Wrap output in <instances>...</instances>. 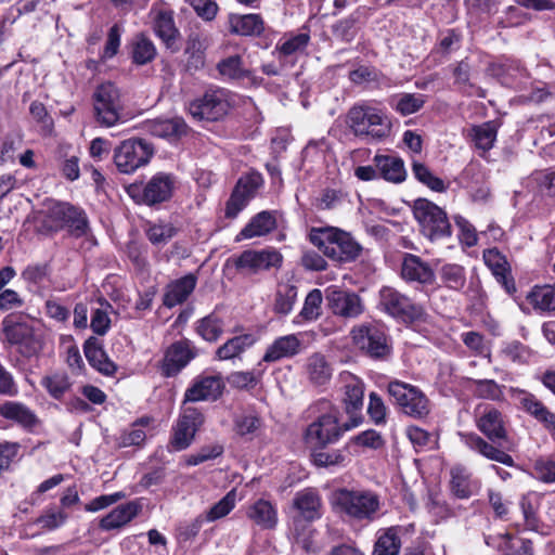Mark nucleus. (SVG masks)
<instances>
[{"label":"nucleus","instance_id":"a878e982","mask_svg":"<svg viewBox=\"0 0 555 555\" xmlns=\"http://www.w3.org/2000/svg\"><path fill=\"white\" fill-rule=\"evenodd\" d=\"M246 517L262 530H273L279 522L276 506L264 499H258L249 504L246 509Z\"/></svg>","mask_w":555,"mask_h":555},{"label":"nucleus","instance_id":"412c9836","mask_svg":"<svg viewBox=\"0 0 555 555\" xmlns=\"http://www.w3.org/2000/svg\"><path fill=\"white\" fill-rule=\"evenodd\" d=\"M326 300L332 312L343 318H357L364 309L361 298L356 293L338 287L326 289Z\"/></svg>","mask_w":555,"mask_h":555},{"label":"nucleus","instance_id":"2f4dec72","mask_svg":"<svg viewBox=\"0 0 555 555\" xmlns=\"http://www.w3.org/2000/svg\"><path fill=\"white\" fill-rule=\"evenodd\" d=\"M293 507L307 521L321 517V498L313 489H305L297 492L293 499Z\"/></svg>","mask_w":555,"mask_h":555},{"label":"nucleus","instance_id":"052dcab7","mask_svg":"<svg viewBox=\"0 0 555 555\" xmlns=\"http://www.w3.org/2000/svg\"><path fill=\"white\" fill-rule=\"evenodd\" d=\"M68 519V514L54 507L47 508L37 519L36 524L44 530L52 531L62 527Z\"/></svg>","mask_w":555,"mask_h":555},{"label":"nucleus","instance_id":"f704fd0d","mask_svg":"<svg viewBox=\"0 0 555 555\" xmlns=\"http://www.w3.org/2000/svg\"><path fill=\"white\" fill-rule=\"evenodd\" d=\"M83 351L89 364L103 375L112 376L116 372V364L107 357L95 338H89L85 343Z\"/></svg>","mask_w":555,"mask_h":555},{"label":"nucleus","instance_id":"a19ab883","mask_svg":"<svg viewBox=\"0 0 555 555\" xmlns=\"http://www.w3.org/2000/svg\"><path fill=\"white\" fill-rule=\"evenodd\" d=\"M236 490H230L220 501L214 504L205 514L195 520V529L198 530L204 521L212 522L229 515L236 504Z\"/></svg>","mask_w":555,"mask_h":555},{"label":"nucleus","instance_id":"13d9d810","mask_svg":"<svg viewBox=\"0 0 555 555\" xmlns=\"http://www.w3.org/2000/svg\"><path fill=\"white\" fill-rule=\"evenodd\" d=\"M297 300V287L294 285H282L275 296L274 311L280 314H288Z\"/></svg>","mask_w":555,"mask_h":555},{"label":"nucleus","instance_id":"ea45409f","mask_svg":"<svg viewBox=\"0 0 555 555\" xmlns=\"http://www.w3.org/2000/svg\"><path fill=\"white\" fill-rule=\"evenodd\" d=\"M483 260L498 282L502 283L507 291H509V284L514 288L513 281L509 279V267L506 258L496 248L486 250Z\"/></svg>","mask_w":555,"mask_h":555},{"label":"nucleus","instance_id":"aec40b11","mask_svg":"<svg viewBox=\"0 0 555 555\" xmlns=\"http://www.w3.org/2000/svg\"><path fill=\"white\" fill-rule=\"evenodd\" d=\"M511 392L512 398L519 406L542 423L555 439V413L551 412L534 395L526 390L512 388Z\"/></svg>","mask_w":555,"mask_h":555},{"label":"nucleus","instance_id":"e2e57ef3","mask_svg":"<svg viewBox=\"0 0 555 555\" xmlns=\"http://www.w3.org/2000/svg\"><path fill=\"white\" fill-rule=\"evenodd\" d=\"M41 385L54 399H61L70 388V382L65 374L55 373L42 378Z\"/></svg>","mask_w":555,"mask_h":555},{"label":"nucleus","instance_id":"c03bdc74","mask_svg":"<svg viewBox=\"0 0 555 555\" xmlns=\"http://www.w3.org/2000/svg\"><path fill=\"white\" fill-rule=\"evenodd\" d=\"M305 370L309 380L315 385L327 383L332 376L331 365L325 357L319 352L307 358Z\"/></svg>","mask_w":555,"mask_h":555},{"label":"nucleus","instance_id":"774afa93","mask_svg":"<svg viewBox=\"0 0 555 555\" xmlns=\"http://www.w3.org/2000/svg\"><path fill=\"white\" fill-rule=\"evenodd\" d=\"M262 373L263 371L258 369L247 372H234L230 375L229 382L237 388L254 387L260 380Z\"/></svg>","mask_w":555,"mask_h":555},{"label":"nucleus","instance_id":"393cba45","mask_svg":"<svg viewBox=\"0 0 555 555\" xmlns=\"http://www.w3.org/2000/svg\"><path fill=\"white\" fill-rule=\"evenodd\" d=\"M142 511L139 501H129L113 508L100 519L99 527L103 531L120 529L132 521Z\"/></svg>","mask_w":555,"mask_h":555},{"label":"nucleus","instance_id":"423d86ee","mask_svg":"<svg viewBox=\"0 0 555 555\" xmlns=\"http://www.w3.org/2000/svg\"><path fill=\"white\" fill-rule=\"evenodd\" d=\"M238 96L224 88H211L203 96L192 101L190 114L199 120L217 121L225 117L237 104Z\"/></svg>","mask_w":555,"mask_h":555},{"label":"nucleus","instance_id":"9b49d317","mask_svg":"<svg viewBox=\"0 0 555 555\" xmlns=\"http://www.w3.org/2000/svg\"><path fill=\"white\" fill-rule=\"evenodd\" d=\"M388 393L404 414L415 418H423L429 414V400L417 387L392 380L388 384Z\"/></svg>","mask_w":555,"mask_h":555},{"label":"nucleus","instance_id":"6ab92c4d","mask_svg":"<svg viewBox=\"0 0 555 555\" xmlns=\"http://www.w3.org/2000/svg\"><path fill=\"white\" fill-rule=\"evenodd\" d=\"M363 398L364 384L358 377L349 375L344 384L343 396L345 412L349 415V423H346L345 429L354 428L362 423Z\"/></svg>","mask_w":555,"mask_h":555},{"label":"nucleus","instance_id":"864d4df0","mask_svg":"<svg viewBox=\"0 0 555 555\" xmlns=\"http://www.w3.org/2000/svg\"><path fill=\"white\" fill-rule=\"evenodd\" d=\"M453 77L454 83L459 87L460 90L469 94L477 95L480 98L485 96L483 91L475 87L469 80L470 77V66L466 61L459 62L453 68Z\"/></svg>","mask_w":555,"mask_h":555},{"label":"nucleus","instance_id":"7ed1b4c3","mask_svg":"<svg viewBox=\"0 0 555 555\" xmlns=\"http://www.w3.org/2000/svg\"><path fill=\"white\" fill-rule=\"evenodd\" d=\"M309 240L324 256L339 262L353 261L362 251L350 233L335 227L312 228Z\"/></svg>","mask_w":555,"mask_h":555},{"label":"nucleus","instance_id":"0e129e2a","mask_svg":"<svg viewBox=\"0 0 555 555\" xmlns=\"http://www.w3.org/2000/svg\"><path fill=\"white\" fill-rule=\"evenodd\" d=\"M501 352L506 359L517 363H527L531 358L530 349L518 340L505 343Z\"/></svg>","mask_w":555,"mask_h":555},{"label":"nucleus","instance_id":"72a5a7b5","mask_svg":"<svg viewBox=\"0 0 555 555\" xmlns=\"http://www.w3.org/2000/svg\"><path fill=\"white\" fill-rule=\"evenodd\" d=\"M451 491L459 499H468L479 489V481L473 479L468 469L462 465H455L450 470Z\"/></svg>","mask_w":555,"mask_h":555},{"label":"nucleus","instance_id":"4be33fe9","mask_svg":"<svg viewBox=\"0 0 555 555\" xmlns=\"http://www.w3.org/2000/svg\"><path fill=\"white\" fill-rule=\"evenodd\" d=\"M224 384L219 375H198L184 392V403L218 399Z\"/></svg>","mask_w":555,"mask_h":555},{"label":"nucleus","instance_id":"a18cd8bd","mask_svg":"<svg viewBox=\"0 0 555 555\" xmlns=\"http://www.w3.org/2000/svg\"><path fill=\"white\" fill-rule=\"evenodd\" d=\"M75 214V207L67 203L52 204L43 220V227L48 232H55L66 227L70 216Z\"/></svg>","mask_w":555,"mask_h":555},{"label":"nucleus","instance_id":"c85d7f7f","mask_svg":"<svg viewBox=\"0 0 555 555\" xmlns=\"http://www.w3.org/2000/svg\"><path fill=\"white\" fill-rule=\"evenodd\" d=\"M526 302L538 313L555 314V283L534 285L527 293Z\"/></svg>","mask_w":555,"mask_h":555},{"label":"nucleus","instance_id":"20e7f679","mask_svg":"<svg viewBox=\"0 0 555 555\" xmlns=\"http://www.w3.org/2000/svg\"><path fill=\"white\" fill-rule=\"evenodd\" d=\"M347 124L357 137L383 140L390 134L391 121L386 112L363 101L347 114Z\"/></svg>","mask_w":555,"mask_h":555},{"label":"nucleus","instance_id":"473e14b6","mask_svg":"<svg viewBox=\"0 0 555 555\" xmlns=\"http://www.w3.org/2000/svg\"><path fill=\"white\" fill-rule=\"evenodd\" d=\"M186 124L181 118L153 119L144 125L145 131L150 134L170 141L178 140L186 132Z\"/></svg>","mask_w":555,"mask_h":555},{"label":"nucleus","instance_id":"e433bc0d","mask_svg":"<svg viewBox=\"0 0 555 555\" xmlns=\"http://www.w3.org/2000/svg\"><path fill=\"white\" fill-rule=\"evenodd\" d=\"M496 135L498 124L495 121H486L480 125H475L467 130L468 139L481 153H486L493 147Z\"/></svg>","mask_w":555,"mask_h":555},{"label":"nucleus","instance_id":"bf43d9fd","mask_svg":"<svg viewBox=\"0 0 555 555\" xmlns=\"http://www.w3.org/2000/svg\"><path fill=\"white\" fill-rule=\"evenodd\" d=\"M145 233L153 245L160 246L167 244L176 235V228L171 223H151Z\"/></svg>","mask_w":555,"mask_h":555},{"label":"nucleus","instance_id":"9d476101","mask_svg":"<svg viewBox=\"0 0 555 555\" xmlns=\"http://www.w3.org/2000/svg\"><path fill=\"white\" fill-rule=\"evenodd\" d=\"M154 155V147L142 139H128L114 150V163L121 173H132L147 165Z\"/></svg>","mask_w":555,"mask_h":555},{"label":"nucleus","instance_id":"6e6552de","mask_svg":"<svg viewBox=\"0 0 555 555\" xmlns=\"http://www.w3.org/2000/svg\"><path fill=\"white\" fill-rule=\"evenodd\" d=\"M176 178L171 173L157 172L146 182H134L127 188L128 195L137 203L155 206L171 198Z\"/></svg>","mask_w":555,"mask_h":555},{"label":"nucleus","instance_id":"b1692460","mask_svg":"<svg viewBox=\"0 0 555 555\" xmlns=\"http://www.w3.org/2000/svg\"><path fill=\"white\" fill-rule=\"evenodd\" d=\"M304 341L299 334H288L275 338L266 349L262 362L273 363L293 358L301 352Z\"/></svg>","mask_w":555,"mask_h":555},{"label":"nucleus","instance_id":"f03ea898","mask_svg":"<svg viewBox=\"0 0 555 555\" xmlns=\"http://www.w3.org/2000/svg\"><path fill=\"white\" fill-rule=\"evenodd\" d=\"M334 511L357 521H372L380 509L379 496L370 490L338 489L331 496Z\"/></svg>","mask_w":555,"mask_h":555},{"label":"nucleus","instance_id":"39448f33","mask_svg":"<svg viewBox=\"0 0 555 555\" xmlns=\"http://www.w3.org/2000/svg\"><path fill=\"white\" fill-rule=\"evenodd\" d=\"M313 412H320L314 422L306 429L305 440L312 448L323 449L327 444L338 441L340 436L347 431L346 424L338 422V410L330 401L320 400L311 406Z\"/></svg>","mask_w":555,"mask_h":555},{"label":"nucleus","instance_id":"69168bd1","mask_svg":"<svg viewBox=\"0 0 555 555\" xmlns=\"http://www.w3.org/2000/svg\"><path fill=\"white\" fill-rule=\"evenodd\" d=\"M532 474L537 479L545 483L555 482V461L548 457L535 460Z\"/></svg>","mask_w":555,"mask_h":555},{"label":"nucleus","instance_id":"cd10ccee","mask_svg":"<svg viewBox=\"0 0 555 555\" xmlns=\"http://www.w3.org/2000/svg\"><path fill=\"white\" fill-rule=\"evenodd\" d=\"M197 283V278L189 273L177 279L166 286L163 302L166 307L172 308L183 304L193 293Z\"/></svg>","mask_w":555,"mask_h":555},{"label":"nucleus","instance_id":"dca6fc26","mask_svg":"<svg viewBox=\"0 0 555 555\" xmlns=\"http://www.w3.org/2000/svg\"><path fill=\"white\" fill-rule=\"evenodd\" d=\"M353 343L367 356L374 359H385L390 354L385 332L376 325H360L351 331Z\"/></svg>","mask_w":555,"mask_h":555},{"label":"nucleus","instance_id":"4468645a","mask_svg":"<svg viewBox=\"0 0 555 555\" xmlns=\"http://www.w3.org/2000/svg\"><path fill=\"white\" fill-rule=\"evenodd\" d=\"M154 34L163 41L168 49L177 50V42L180 39V31L175 23V12L164 1L153 3L150 9Z\"/></svg>","mask_w":555,"mask_h":555},{"label":"nucleus","instance_id":"f8f14e48","mask_svg":"<svg viewBox=\"0 0 555 555\" xmlns=\"http://www.w3.org/2000/svg\"><path fill=\"white\" fill-rule=\"evenodd\" d=\"M94 113L99 124L104 127L117 125L121 117L122 104L118 88L112 82L99 86L93 94Z\"/></svg>","mask_w":555,"mask_h":555},{"label":"nucleus","instance_id":"4d7b16f0","mask_svg":"<svg viewBox=\"0 0 555 555\" xmlns=\"http://www.w3.org/2000/svg\"><path fill=\"white\" fill-rule=\"evenodd\" d=\"M474 393L481 399L501 401L503 400L504 386L493 379H473Z\"/></svg>","mask_w":555,"mask_h":555},{"label":"nucleus","instance_id":"0eeeda50","mask_svg":"<svg viewBox=\"0 0 555 555\" xmlns=\"http://www.w3.org/2000/svg\"><path fill=\"white\" fill-rule=\"evenodd\" d=\"M3 333L11 345H15L25 357H34L43 348V333L35 320L15 321L8 317L3 320Z\"/></svg>","mask_w":555,"mask_h":555},{"label":"nucleus","instance_id":"79ce46f5","mask_svg":"<svg viewBox=\"0 0 555 555\" xmlns=\"http://www.w3.org/2000/svg\"><path fill=\"white\" fill-rule=\"evenodd\" d=\"M230 30L241 36L259 35L263 30V21L259 14H234L230 16Z\"/></svg>","mask_w":555,"mask_h":555},{"label":"nucleus","instance_id":"c9c22d12","mask_svg":"<svg viewBox=\"0 0 555 555\" xmlns=\"http://www.w3.org/2000/svg\"><path fill=\"white\" fill-rule=\"evenodd\" d=\"M309 42L310 36L308 33L288 34L279 40L275 53L280 60L287 57L297 59L306 53Z\"/></svg>","mask_w":555,"mask_h":555},{"label":"nucleus","instance_id":"6e6d98bb","mask_svg":"<svg viewBox=\"0 0 555 555\" xmlns=\"http://www.w3.org/2000/svg\"><path fill=\"white\" fill-rule=\"evenodd\" d=\"M412 171L416 180L425 184L430 190L439 193H442L447 190V184L444 181L435 176L424 164L414 162L412 164Z\"/></svg>","mask_w":555,"mask_h":555},{"label":"nucleus","instance_id":"8fccbe9b","mask_svg":"<svg viewBox=\"0 0 555 555\" xmlns=\"http://www.w3.org/2000/svg\"><path fill=\"white\" fill-rule=\"evenodd\" d=\"M217 70L223 79L242 80L248 78L250 72L244 66L240 55H230L217 64Z\"/></svg>","mask_w":555,"mask_h":555},{"label":"nucleus","instance_id":"5fc2aeb1","mask_svg":"<svg viewBox=\"0 0 555 555\" xmlns=\"http://www.w3.org/2000/svg\"><path fill=\"white\" fill-rule=\"evenodd\" d=\"M323 301L322 292L318 288L312 289L308 293L304 307L299 314L294 320L295 323L299 324L300 321L298 319H302L304 321H314L321 315V306Z\"/></svg>","mask_w":555,"mask_h":555},{"label":"nucleus","instance_id":"4c0bfd02","mask_svg":"<svg viewBox=\"0 0 555 555\" xmlns=\"http://www.w3.org/2000/svg\"><path fill=\"white\" fill-rule=\"evenodd\" d=\"M374 162L385 180L393 183H401L405 180L406 171L401 158L390 155H376Z\"/></svg>","mask_w":555,"mask_h":555},{"label":"nucleus","instance_id":"58836bf2","mask_svg":"<svg viewBox=\"0 0 555 555\" xmlns=\"http://www.w3.org/2000/svg\"><path fill=\"white\" fill-rule=\"evenodd\" d=\"M256 337L253 334H243L228 339L216 351L218 360H231L240 357L243 352L249 349L256 343Z\"/></svg>","mask_w":555,"mask_h":555},{"label":"nucleus","instance_id":"2eb2a0df","mask_svg":"<svg viewBox=\"0 0 555 555\" xmlns=\"http://www.w3.org/2000/svg\"><path fill=\"white\" fill-rule=\"evenodd\" d=\"M197 350L190 339H181L170 344L164 351L158 370L164 377L177 376L195 357Z\"/></svg>","mask_w":555,"mask_h":555},{"label":"nucleus","instance_id":"c756f323","mask_svg":"<svg viewBox=\"0 0 555 555\" xmlns=\"http://www.w3.org/2000/svg\"><path fill=\"white\" fill-rule=\"evenodd\" d=\"M0 416L25 429H31L39 424L36 413L18 401L3 402L0 405Z\"/></svg>","mask_w":555,"mask_h":555},{"label":"nucleus","instance_id":"a211bd4d","mask_svg":"<svg viewBox=\"0 0 555 555\" xmlns=\"http://www.w3.org/2000/svg\"><path fill=\"white\" fill-rule=\"evenodd\" d=\"M283 256L275 248L269 247L263 249L244 250L235 260L234 264L237 270L257 274L272 268L282 266Z\"/></svg>","mask_w":555,"mask_h":555},{"label":"nucleus","instance_id":"ddd939ff","mask_svg":"<svg viewBox=\"0 0 555 555\" xmlns=\"http://www.w3.org/2000/svg\"><path fill=\"white\" fill-rule=\"evenodd\" d=\"M204 423V415L194 408H185L172 426L168 444L169 451L185 450L194 440L196 431Z\"/></svg>","mask_w":555,"mask_h":555},{"label":"nucleus","instance_id":"37998d69","mask_svg":"<svg viewBox=\"0 0 555 555\" xmlns=\"http://www.w3.org/2000/svg\"><path fill=\"white\" fill-rule=\"evenodd\" d=\"M224 325L223 318L217 311H212L195 323V331L204 340L212 343L223 334Z\"/></svg>","mask_w":555,"mask_h":555},{"label":"nucleus","instance_id":"bb28decb","mask_svg":"<svg viewBox=\"0 0 555 555\" xmlns=\"http://www.w3.org/2000/svg\"><path fill=\"white\" fill-rule=\"evenodd\" d=\"M487 545L504 552L505 555H532L531 542L509 533L486 537Z\"/></svg>","mask_w":555,"mask_h":555},{"label":"nucleus","instance_id":"f3484780","mask_svg":"<svg viewBox=\"0 0 555 555\" xmlns=\"http://www.w3.org/2000/svg\"><path fill=\"white\" fill-rule=\"evenodd\" d=\"M379 305L382 309L393 318L403 321H413L422 315V308L390 286H384L379 291Z\"/></svg>","mask_w":555,"mask_h":555},{"label":"nucleus","instance_id":"680f3d73","mask_svg":"<svg viewBox=\"0 0 555 555\" xmlns=\"http://www.w3.org/2000/svg\"><path fill=\"white\" fill-rule=\"evenodd\" d=\"M541 504V496L537 492H528L520 499L519 506L526 524L533 527L537 524V512Z\"/></svg>","mask_w":555,"mask_h":555},{"label":"nucleus","instance_id":"5701e85b","mask_svg":"<svg viewBox=\"0 0 555 555\" xmlns=\"http://www.w3.org/2000/svg\"><path fill=\"white\" fill-rule=\"evenodd\" d=\"M401 278L408 283L431 285L436 275L429 263L413 254H404L401 262Z\"/></svg>","mask_w":555,"mask_h":555},{"label":"nucleus","instance_id":"7c9ffc66","mask_svg":"<svg viewBox=\"0 0 555 555\" xmlns=\"http://www.w3.org/2000/svg\"><path fill=\"white\" fill-rule=\"evenodd\" d=\"M276 228L273 211L263 210L255 215L236 236V242L264 236Z\"/></svg>","mask_w":555,"mask_h":555},{"label":"nucleus","instance_id":"09e8293b","mask_svg":"<svg viewBox=\"0 0 555 555\" xmlns=\"http://www.w3.org/2000/svg\"><path fill=\"white\" fill-rule=\"evenodd\" d=\"M443 286L452 291H461L466 284V270L459 263H443L438 270Z\"/></svg>","mask_w":555,"mask_h":555},{"label":"nucleus","instance_id":"49530a36","mask_svg":"<svg viewBox=\"0 0 555 555\" xmlns=\"http://www.w3.org/2000/svg\"><path fill=\"white\" fill-rule=\"evenodd\" d=\"M208 38L199 34L189 36L185 47L188 55V67L193 69L203 68L205 65V52L208 48Z\"/></svg>","mask_w":555,"mask_h":555},{"label":"nucleus","instance_id":"1a4fd4ad","mask_svg":"<svg viewBox=\"0 0 555 555\" xmlns=\"http://www.w3.org/2000/svg\"><path fill=\"white\" fill-rule=\"evenodd\" d=\"M414 218L421 225L422 232L435 241L451 235V224L446 211L426 198H417L413 204Z\"/></svg>","mask_w":555,"mask_h":555},{"label":"nucleus","instance_id":"3c124183","mask_svg":"<svg viewBox=\"0 0 555 555\" xmlns=\"http://www.w3.org/2000/svg\"><path fill=\"white\" fill-rule=\"evenodd\" d=\"M425 95L421 93H401L392 98L391 106L402 116L418 112L425 104Z\"/></svg>","mask_w":555,"mask_h":555},{"label":"nucleus","instance_id":"de8ad7c7","mask_svg":"<svg viewBox=\"0 0 555 555\" xmlns=\"http://www.w3.org/2000/svg\"><path fill=\"white\" fill-rule=\"evenodd\" d=\"M157 50L154 42L144 34L134 36L131 43L132 62L137 65H145L156 56Z\"/></svg>","mask_w":555,"mask_h":555},{"label":"nucleus","instance_id":"338daca9","mask_svg":"<svg viewBox=\"0 0 555 555\" xmlns=\"http://www.w3.org/2000/svg\"><path fill=\"white\" fill-rule=\"evenodd\" d=\"M147 424L143 420L139 423H135L130 429L124 431L119 438L120 447H140L144 443L146 439V433L141 425Z\"/></svg>","mask_w":555,"mask_h":555},{"label":"nucleus","instance_id":"f257e3e1","mask_svg":"<svg viewBox=\"0 0 555 555\" xmlns=\"http://www.w3.org/2000/svg\"><path fill=\"white\" fill-rule=\"evenodd\" d=\"M474 421L477 429L488 440L476 433H460L461 442L470 451L486 457L487 460L501 463L508 467L514 466V459L504 450L493 443L507 439V418L495 406L491 404H478L474 411Z\"/></svg>","mask_w":555,"mask_h":555},{"label":"nucleus","instance_id":"603ef678","mask_svg":"<svg viewBox=\"0 0 555 555\" xmlns=\"http://www.w3.org/2000/svg\"><path fill=\"white\" fill-rule=\"evenodd\" d=\"M401 548V541L398 528L391 527L385 530L374 545L373 555H398Z\"/></svg>","mask_w":555,"mask_h":555}]
</instances>
